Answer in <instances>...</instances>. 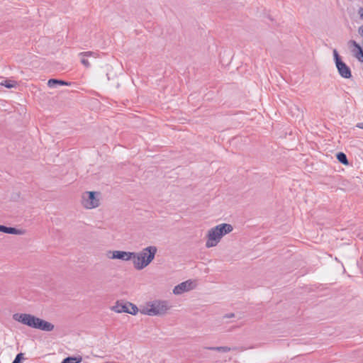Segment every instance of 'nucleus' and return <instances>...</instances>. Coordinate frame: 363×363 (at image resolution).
<instances>
[{"instance_id": "1", "label": "nucleus", "mask_w": 363, "mask_h": 363, "mask_svg": "<svg viewBox=\"0 0 363 363\" xmlns=\"http://www.w3.org/2000/svg\"><path fill=\"white\" fill-rule=\"evenodd\" d=\"M157 249L155 246H148L138 252H133L132 261L137 270H142L147 267L154 259Z\"/></svg>"}, {"instance_id": "2", "label": "nucleus", "mask_w": 363, "mask_h": 363, "mask_svg": "<svg viewBox=\"0 0 363 363\" xmlns=\"http://www.w3.org/2000/svg\"><path fill=\"white\" fill-rule=\"evenodd\" d=\"M169 306L166 301L155 300L150 302L141 310V313L148 315H162L166 313Z\"/></svg>"}, {"instance_id": "3", "label": "nucleus", "mask_w": 363, "mask_h": 363, "mask_svg": "<svg viewBox=\"0 0 363 363\" xmlns=\"http://www.w3.org/2000/svg\"><path fill=\"white\" fill-rule=\"evenodd\" d=\"M333 57L336 68L339 74L345 79H350L352 77L350 68L342 60L336 49L333 51Z\"/></svg>"}, {"instance_id": "4", "label": "nucleus", "mask_w": 363, "mask_h": 363, "mask_svg": "<svg viewBox=\"0 0 363 363\" xmlns=\"http://www.w3.org/2000/svg\"><path fill=\"white\" fill-rule=\"evenodd\" d=\"M99 194L95 191H88L82 196V203L83 206L87 209L96 208L99 206V199L96 195Z\"/></svg>"}, {"instance_id": "5", "label": "nucleus", "mask_w": 363, "mask_h": 363, "mask_svg": "<svg viewBox=\"0 0 363 363\" xmlns=\"http://www.w3.org/2000/svg\"><path fill=\"white\" fill-rule=\"evenodd\" d=\"M112 311L116 313H128L135 315L138 311V308L135 305L130 302L125 303L117 302L116 304L112 307Z\"/></svg>"}, {"instance_id": "6", "label": "nucleus", "mask_w": 363, "mask_h": 363, "mask_svg": "<svg viewBox=\"0 0 363 363\" xmlns=\"http://www.w3.org/2000/svg\"><path fill=\"white\" fill-rule=\"evenodd\" d=\"M36 318L37 317L28 313H17L13 315V319L14 320L21 323L22 324L33 328H34Z\"/></svg>"}, {"instance_id": "7", "label": "nucleus", "mask_w": 363, "mask_h": 363, "mask_svg": "<svg viewBox=\"0 0 363 363\" xmlns=\"http://www.w3.org/2000/svg\"><path fill=\"white\" fill-rule=\"evenodd\" d=\"M132 255H134L132 252H125L120 250H110L106 253V256L109 259H118L123 261L132 260Z\"/></svg>"}, {"instance_id": "8", "label": "nucleus", "mask_w": 363, "mask_h": 363, "mask_svg": "<svg viewBox=\"0 0 363 363\" xmlns=\"http://www.w3.org/2000/svg\"><path fill=\"white\" fill-rule=\"evenodd\" d=\"M218 233L216 230L215 227L211 228L208 231L207 241L206 242V247L208 248L215 247L220 242L221 238L218 235Z\"/></svg>"}, {"instance_id": "9", "label": "nucleus", "mask_w": 363, "mask_h": 363, "mask_svg": "<svg viewBox=\"0 0 363 363\" xmlns=\"http://www.w3.org/2000/svg\"><path fill=\"white\" fill-rule=\"evenodd\" d=\"M348 46L351 49L352 55L361 62H363V49L361 46L353 40L348 42Z\"/></svg>"}, {"instance_id": "10", "label": "nucleus", "mask_w": 363, "mask_h": 363, "mask_svg": "<svg viewBox=\"0 0 363 363\" xmlns=\"http://www.w3.org/2000/svg\"><path fill=\"white\" fill-rule=\"evenodd\" d=\"M194 287V282L191 280H188L175 286L173 289V293L176 295H179L183 294L184 292H186L193 289Z\"/></svg>"}, {"instance_id": "11", "label": "nucleus", "mask_w": 363, "mask_h": 363, "mask_svg": "<svg viewBox=\"0 0 363 363\" xmlns=\"http://www.w3.org/2000/svg\"><path fill=\"white\" fill-rule=\"evenodd\" d=\"M54 325L50 322L36 318L34 328L41 330L45 332H50L54 330Z\"/></svg>"}, {"instance_id": "12", "label": "nucleus", "mask_w": 363, "mask_h": 363, "mask_svg": "<svg viewBox=\"0 0 363 363\" xmlns=\"http://www.w3.org/2000/svg\"><path fill=\"white\" fill-rule=\"evenodd\" d=\"M216 230L218 233V235L222 238L224 235L228 233H230L233 231V228L230 224L228 223H221L215 227Z\"/></svg>"}, {"instance_id": "13", "label": "nucleus", "mask_w": 363, "mask_h": 363, "mask_svg": "<svg viewBox=\"0 0 363 363\" xmlns=\"http://www.w3.org/2000/svg\"><path fill=\"white\" fill-rule=\"evenodd\" d=\"M79 56L81 57V62H82V64L84 67L89 68L90 67V63L88 61V60L86 59V57H94L96 58L98 57V54L96 52H95L87 51V52H80L79 54Z\"/></svg>"}, {"instance_id": "14", "label": "nucleus", "mask_w": 363, "mask_h": 363, "mask_svg": "<svg viewBox=\"0 0 363 363\" xmlns=\"http://www.w3.org/2000/svg\"><path fill=\"white\" fill-rule=\"evenodd\" d=\"M205 349L208 350H212V351H217V352H228L231 350H236L238 348L236 347L231 348L228 346H218V347H206Z\"/></svg>"}, {"instance_id": "15", "label": "nucleus", "mask_w": 363, "mask_h": 363, "mask_svg": "<svg viewBox=\"0 0 363 363\" xmlns=\"http://www.w3.org/2000/svg\"><path fill=\"white\" fill-rule=\"evenodd\" d=\"M25 230L22 229H17L16 228L4 226V233L13 235H23Z\"/></svg>"}, {"instance_id": "16", "label": "nucleus", "mask_w": 363, "mask_h": 363, "mask_svg": "<svg viewBox=\"0 0 363 363\" xmlns=\"http://www.w3.org/2000/svg\"><path fill=\"white\" fill-rule=\"evenodd\" d=\"M69 83L62 80L50 79L48 80V85L50 88H55L57 85H68Z\"/></svg>"}, {"instance_id": "17", "label": "nucleus", "mask_w": 363, "mask_h": 363, "mask_svg": "<svg viewBox=\"0 0 363 363\" xmlns=\"http://www.w3.org/2000/svg\"><path fill=\"white\" fill-rule=\"evenodd\" d=\"M82 360V357H68L62 360L61 363H79Z\"/></svg>"}, {"instance_id": "18", "label": "nucleus", "mask_w": 363, "mask_h": 363, "mask_svg": "<svg viewBox=\"0 0 363 363\" xmlns=\"http://www.w3.org/2000/svg\"><path fill=\"white\" fill-rule=\"evenodd\" d=\"M336 157L340 163H342L343 164H348V160H347V156L344 152H338L336 155Z\"/></svg>"}, {"instance_id": "19", "label": "nucleus", "mask_w": 363, "mask_h": 363, "mask_svg": "<svg viewBox=\"0 0 363 363\" xmlns=\"http://www.w3.org/2000/svg\"><path fill=\"white\" fill-rule=\"evenodd\" d=\"M16 83L10 81V80H4L2 82H0V85L4 86L6 88H13L15 86Z\"/></svg>"}, {"instance_id": "20", "label": "nucleus", "mask_w": 363, "mask_h": 363, "mask_svg": "<svg viewBox=\"0 0 363 363\" xmlns=\"http://www.w3.org/2000/svg\"><path fill=\"white\" fill-rule=\"evenodd\" d=\"M23 353L18 354L12 363H21V359H23Z\"/></svg>"}, {"instance_id": "21", "label": "nucleus", "mask_w": 363, "mask_h": 363, "mask_svg": "<svg viewBox=\"0 0 363 363\" xmlns=\"http://www.w3.org/2000/svg\"><path fill=\"white\" fill-rule=\"evenodd\" d=\"M235 316V314L234 313H229V314H226L223 316L224 318H233Z\"/></svg>"}, {"instance_id": "22", "label": "nucleus", "mask_w": 363, "mask_h": 363, "mask_svg": "<svg viewBox=\"0 0 363 363\" xmlns=\"http://www.w3.org/2000/svg\"><path fill=\"white\" fill-rule=\"evenodd\" d=\"M358 13L362 19H363V8L359 9Z\"/></svg>"}, {"instance_id": "23", "label": "nucleus", "mask_w": 363, "mask_h": 363, "mask_svg": "<svg viewBox=\"0 0 363 363\" xmlns=\"http://www.w3.org/2000/svg\"><path fill=\"white\" fill-rule=\"evenodd\" d=\"M359 33L361 35H363V25L362 26L359 27Z\"/></svg>"}, {"instance_id": "24", "label": "nucleus", "mask_w": 363, "mask_h": 363, "mask_svg": "<svg viewBox=\"0 0 363 363\" xmlns=\"http://www.w3.org/2000/svg\"><path fill=\"white\" fill-rule=\"evenodd\" d=\"M357 127H358L359 128L363 129V123H357Z\"/></svg>"}, {"instance_id": "25", "label": "nucleus", "mask_w": 363, "mask_h": 363, "mask_svg": "<svg viewBox=\"0 0 363 363\" xmlns=\"http://www.w3.org/2000/svg\"><path fill=\"white\" fill-rule=\"evenodd\" d=\"M4 226H5V225H0V232H3V233H4Z\"/></svg>"}, {"instance_id": "26", "label": "nucleus", "mask_w": 363, "mask_h": 363, "mask_svg": "<svg viewBox=\"0 0 363 363\" xmlns=\"http://www.w3.org/2000/svg\"><path fill=\"white\" fill-rule=\"evenodd\" d=\"M106 77H107L108 80H110V76H109L108 73L106 74Z\"/></svg>"}]
</instances>
